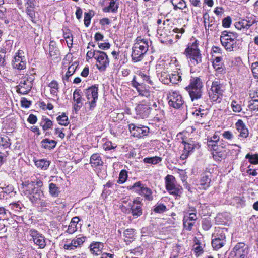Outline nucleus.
Returning <instances> with one entry per match:
<instances>
[{"label":"nucleus","mask_w":258,"mask_h":258,"mask_svg":"<svg viewBox=\"0 0 258 258\" xmlns=\"http://www.w3.org/2000/svg\"><path fill=\"white\" fill-rule=\"evenodd\" d=\"M84 241V237L77 238L76 239H73L70 243L65 244L64 248L67 250H74L83 244Z\"/></svg>","instance_id":"2eb2a0df"},{"label":"nucleus","mask_w":258,"mask_h":258,"mask_svg":"<svg viewBox=\"0 0 258 258\" xmlns=\"http://www.w3.org/2000/svg\"><path fill=\"white\" fill-rule=\"evenodd\" d=\"M221 42L225 48L229 51L233 50L234 45L236 44V41H226L225 38H220Z\"/></svg>","instance_id":"c85d7f7f"},{"label":"nucleus","mask_w":258,"mask_h":258,"mask_svg":"<svg viewBox=\"0 0 258 258\" xmlns=\"http://www.w3.org/2000/svg\"><path fill=\"white\" fill-rule=\"evenodd\" d=\"M182 143L184 146V148L185 150L188 151L190 152L192 151L194 149V146L192 144L187 143L185 141H183Z\"/></svg>","instance_id":"bf43d9fd"},{"label":"nucleus","mask_w":258,"mask_h":258,"mask_svg":"<svg viewBox=\"0 0 258 258\" xmlns=\"http://www.w3.org/2000/svg\"><path fill=\"white\" fill-rule=\"evenodd\" d=\"M166 210V207L163 205L160 204L155 207L154 211L157 213H163Z\"/></svg>","instance_id":"6e6d98bb"},{"label":"nucleus","mask_w":258,"mask_h":258,"mask_svg":"<svg viewBox=\"0 0 258 258\" xmlns=\"http://www.w3.org/2000/svg\"><path fill=\"white\" fill-rule=\"evenodd\" d=\"M127 178V173L124 170H122L120 174H119V181L120 183H123L125 182Z\"/></svg>","instance_id":"5fc2aeb1"},{"label":"nucleus","mask_w":258,"mask_h":258,"mask_svg":"<svg viewBox=\"0 0 258 258\" xmlns=\"http://www.w3.org/2000/svg\"><path fill=\"white\" fill-rule=\"evenodd\" d=\"M134 46L135 47V48H137L140 50L142 51L143 53H145L148 50L149 45H139L138 43H135L134 44Z\"/></svg>","instance_id":"603ef678"},{"label":"nucleus","mask_w":258,"mask_h":258,"mask_svg":"<svg viewBox=\"0 0 258 258\" xmlns=\"http://www.w3.org/2000/svg\"><path fill=\"white\" fill-rule=\"evenodd\" d=\"M49 87L50 88L51 93L54 95H56L58 91V83L55 81H52L49 84Z\"/></svg>","instance_id":"ea45409f"},{"label":"nucleus","mask_w":258,"mask_h":258,"mask_svg":"<svg viewBox=\"0 0 258 258\" xmlns=\"http://www.w3.org/2000/svg\"><path fill=\"white\" fill-rule=\"evenodd\" d=\"M139 194L143 195L148 200L151 201L153 199V196L152 195V192L151 190L147 187H142L141 190Z\"/></svg>","instance_id":"2f4dec72"},{"label":"nucleus","mask_w":258,"mask_h":258,"mask_svg":"<svg viewBox=\"0 0 258 258\" xmlns=\"http://www.w3.org/2000/svg\"><path fill=\"white\" fill-rule=\"evenodd\" d=\"M37 118L36 116L32 114H30L27 119V121L31 124H34L36 122Z\"/></svg>","instance_id":"e2e57ef3"},{"label":"nucleus","mask_w":258,"mask_h":258,"mask_svg":"<svg viewBox=\"0 0 258 258\" xmlns=\"http://www.w3.org/2000/svg\"><path fill=\"white\" fill-rule=\"evenodd\" d=\"M22 186L23 192L24 195L26 196L32 195L33 192L36 190L34 187L35 184L34 181H29L28 180L23 182Z\"/></svg>","instance_id":"4468645a"},{"label":"nucleus","mask_w":258,"mask_h":258,"mask_svg":"<svg viewBox=\"0 0 258 258\" xmlns=\"http://www.w3.org/2000/svg\"><path fill=\"white\" fill-rule=\"evenodd\" d=\"M251 70L253 76L255 77H258V62H255L252 64Z\"/></svg>","instance_id":"864d4df0"},{"label":"nucleus","mask_w":258,"mask_h":258,"mask_svg":"<svg viewBox=\"0 0 258 258\" xmlns=\"http://www.w3.org/2000/svg\"><path fill=\"white\" fill-rule=\"evenodd\" d=\"M33 239L34 242L39 246L41 248L45 247L46 244L44 237L41 235L36 234V235H33Z\"/></svg>","instance_id":"b1692460"},{"label":"nucleus","mask_w":258,"mask_h":258,"mask_svg":"<svg viewBox=\"0 0 258 258\" xmlns=\"http://www.w3.org/2000/svg\"><path fill=\"white\" fill-rule=\"evenodd\" d=\"M185 54L190 59L191 63L194 65L200 63L202 61L197 40L192 43L188 44L187 48L185 49Z\"/></svg>","instance_id":"7ed1b4c3"},{"label":"nucleus","mask_w":258,"mask_h":258,"mask_svg":"<svg viewBox=\"0 0 258 258\" xmlns=\"http://www.w3.org/2000/svg\"><path fill=\"white\" fill-rule=\"evenodd\" d=\"M175 178L172 175H168L165 178L166 189L174 196H180L181 194L180 189L175 184Z\"/></svg>","instance_id":"20e7f679"},{"label":"nucleus","mask_w":258,"mask_h":258,"mask_svg":"<svg viewBox=\"0 0 258 258\" xmlns=\"http://www.w3.org/2000/svg\"><path fill=\"white\" fill-rule=\"evenodd\" d=\"M98 87L93 86L85 90V93L88 102L90 104V108L95 106L96 101L98 99Z\"/></svg>","instance_id":"0eeeda50"},{"label":"nucleus","mask_w":258,"mask_h":258,"mask_svg":"<svg viewBox=\"0 0 258 258\" xmlns=\"http://www.w3.org/2000/svg\"><path fill=\"white\" fill-rule=\"evenodd\" d=\"M245 158L246 159H248L249 162L251 164H258V155H250L249 154H247L246 155Z\"/></svg>","instance_id":"37998d69"},{"label":"nucleus","mask_w":258,"mask_h":258,"mask_svg":"<svg viewBox=\"0 0 258 258\" xmlns=\"http://www.w3.org/2000/svg\"><path fill=\"white\" fill-rule=\"evenodd\" d=\"M49 55L52 59H59V51L55 46V43L51 41L49 44Z\"/></svg>","instance_id":"aec40b11"},{"label":"nucleus","mask_w":258,"mask_h":258,"mask_svg":"<svg viewBox=\"0 0 258 258\" xmlns=\"http://www.w3.org/2000/svg\"><path fill=\"white\" fill-rule=\"evenodd\" d=\"M137 112L142 116V117H146L149 114V107L144 104H139L136 107Z\"/></svg>","instance_id":"412c9836"},{"label":"nucleus","mask_w":258,"mask_h":258,"mask_svg":"<svg viewBox=\"0 0 258 258\" xmlns=\"http://www.w3.org/2000/svg\"><path fill=\"white\" fill-rule=\"evenodd\" d=\"M129 129L132 135L134 137L137 138H141L144 136L147 135L149 130L147 127L136 126L133 124L129 125Z\"/></svg>","instance_id":"9b49d317"},{"label":"nucleus","mask_w":258,"mask_h":258,"mask_svg":"<svg viewBox=\"0 0 258 258\" xmlns=\"http://www.w3.org/2000/svg\"><path fill=\"white\" fill-rule=\"evenodd\" d=\"M184 227L186 230L190 231L192 229L194 223L188 222V219H186V217L184 218Z\"/></svg>","instance_id":"3c124183"},{"label":"nucleus","mask_w":258,"mask_h":258,"mask_svg":"<svg viewBox=\"0 0 258 258\" xmlns=\"http://www.w3.org/2000/svg\"><path fill=\"white\" fill-rule=\"evenodd\" d=\"M49 192L51 196L56 197L58 196L59 190L56 184L51 183L49 185Z\"/></svg>","instance_id":"58836bf2"},{"label":"nucleus","mask_w":258,"mask_h":258,"mask_svg":"<svg viewBox=\"0 0 258 258\" xmlns=\"http://www.w3.org/2000/svg\"><path fill=\"white\" fill-rule=\"evenodd\" d=\"M223 137L228 140H231L233 138V134L229 131H225L223 134Z\"/></svg>","instance_id":"774afa93"},{"label":"nucleus","mask_w":258,"mask_h":258,"mask_svg":"<svg viewBox=\"0 0 258 258\" xmlns=\"http://www.w3.org/2000/svg\"><path fill=\"white\" fill-rule=\"evenodd\" d=\"M225 236H221V238H216L212 240V245L215 249H220L224 246L225 243Z\"/></svg>","instance_id":"393cba45"},{"label":"nucleus","mask_w":258,"mask_h":258,"mask_svg":"<svg viewBox=\"0 0 258 258\" xmlns=\"http://www.w3.org/2000/svg\"><path fill=\"white\" fill-rule=\"evenodd\" d=\"M231 23V19L230 17L225 18L222 21V25L223 27L227 28L230 26Z\"/></svg>","instance_id":"052dcab7"},{"label":"nucleus","mask_w":258,"mask_h":258,"mask_svg":"<svg viewBox=\"0 0 258 258\" xmlns=\"http://www.w3.org/2000/svg\"><path fill=\"white\" fill-rule=\"evenodd\" d=\"M26 12L27 14L31 18V20L33 22H36V15L34 12L33 8H27Z\"/></svg>","instance_id":"a18cd8bd"},{"label":"nucleus","mask_w":258,"mask_h":258,"mask_svg":"<svg viewBox=\"0 0 258 258\" xmlns=\"http://www.w3.org/2000/svg\"><path fill=\"white\" fill-rule=\"evenodd\" d=\"M64 37L66 39L68 47H71L73 44V38L72 35H70L69 33L66 32L64 33Z\"/></svg>","instance_id":"de8ad7c7"},{"label":"nucleus","mask_w":258,"mask_h":258,"mask_svg":"<svg viewBox=\"0 0 258 258\" xmlns=\"http://www.w3.org/2000/svg\"><path fill=\"white\" fill-rule=\"evenodd\" d=\"M171 3L175 10L177 9L183 10L186 8V5L184 0H172Z\"/></svg>","instance_id":"72a5a7b5"},{"label":"nucleus","mask_w":258,"mask_h":258,"mask_svg":"<svg viewBox=\"0 0 258 258\" xmlns=\"http://www.w3.org/2000/svg\"><path fill=\"white\" fill-rule=\"evenodd\" d=\"M40 125L44 131H46L51 128L53 123L48 118L43 117L41 120Z\"/></svg>","instance_id":"7c9ffc66"},{"label":"nucleus","mask_w":258,"mask_h":258,"mask_svg":"<svg viewBox=\"0 0 258 258\" xmlns=\"http://www.w3.org/2000/svg\"><path fill=\"white\" fill-rule=\"evenodd\" d=\"M144 54V53H143L142 51L140 50L139 49L135 48L134 46H133L132 57V59L135 62H138L141 60Z\"/></svg>","instance_id":"4be33fe9"},{"label":"nucleus","mask_w":258,"mask_h":258,"mask_svg":"<svg viewBox=\"0 0 258 258\" xmlns=\"http://www.w3.org/2000/svg\"><path fill=\"white\" fill-rule=\"evenodd\" d=\"M202 87V82L200 79L195 78L190 80V84L186 87V89L192 101L201 98L203 93Z\"/></svg>","instance_id":"f257e3e1"},{"label":"nucleus","mask_w":258,"mask_h":258,"mask_svg":"<svg viewBox=\"0 0 258 258\" xmlns=\"http://www.w3.org/2000/svg\"><path fill=\"white\" fill-rule=\"evenodd\" d=\"M97 51L96 50H89L87 52V57L89 58H92L93 57H94V58L95 59L96 53H97Z\"/></svg>","instance_id":"69168bd1"},{"label":"nucleus","mask_w":258,"mask_h":258,"mask_svg":"<svg viewBox=\"0 0 258 258\" xmlns=\"http://www.w3.org/2000/svg\"><path fill=\"white\" fill-rule=\"evenodd\" d=\"M203 19H204V26L206 29H208L209 28H211L213 27V18H210L209 14L207 13H205L203 15Z\"/></svg>","instance_id":"cd10ccee"},{"label":"nucleus","mask_w":258,"mask_h":258,"mask_svg":"<svg viewBox=\"0 0 258 258\" xmlns=\"http://www.w3.org/2000/svg\"><path fill=\"white\" fill-rule=\"evenodd\" d=\"M35 165L41 169L46 170L49 166V162L43 159L35 161Z\"/></svg>","instance_id":"f704fd0d"},{"label":"nucleus","mask_w":258,"mask_h":258,"mask_svg":"<svg viewBox=\"0 0 258 258\" xmlns=\"http://www.w3.org/2000/svg\"><path fill=\"white\" fill-rule=\"evenodd\" d=\"M124 235L126 239H132L134 236V230L133 229H127L124 232Z\"/></svg>","instance_id":"49530a36"},{"label":"nucleus","mask_w":258,"mask_h":258,"mask_svg":"<svg viewBox=\"0 0 258 258\" xmlns=\"http://www.w3.org/2000/svg\"><path fill=\"white\" fill-rule=\"evenodd\" d=\"M77 64L76 62H74L72 63L69 67L68 68V70L66 73L65 76L63 78L64 80L68 81L70 76L72 75L73 73L75 72L76 69L77 68Z\"/></svg>","instance_id":"e433bc0d"},{"label":"nucleus","mask_w":258,"mask_h":258,"mask_svg":"<svg viewBox=\"0 0 258 258\" xmlns=\"http://www.w3.org/2000/svg\"><path fill=\"white\" fill-rule=\"evenodd\" d=\"M231 107L233 111L235 112H239L241 110V106L235 101L232 102Z\"/></svg>","instance_id":"8fccbe9b"},{"label":"nucleus","mask_w":258,"mask_h":258,"mask_svg":"<svg viewBox=\"0 0 258 258\" xmlns=\"http://www.w3.org/2000/svg\"><path fill=\"white\" fill-rule=\"evenodd\" d=\"M137 201L129 202V207H131V212L134 216H140L142 214V210L140 205L135 206V203H138Z\"/></svg>","instance_id":"f3484780"},{"label":"nucleus","mask_w":258,"mask_h":258,"mask_svg":"<svg viewBox=\"0 0 258 258\" xmlns=\"http://www.w3.org/2000/svg\"><path fill=\"white\" fill-rule=\"evenodd\" d=\"M224 87L220 81L217 79L213 82L210 90L209 91V96L213 102L220 103L222 100Z\"/></svg>","instance_id":"f03ea898"},{"label":"nucleus","mask_w":258,"mask_h":258,"mask_svg":"<svg viewBox=\"0 0 258 258\" xmlns=\"http://www.w3.org/2000/svg\"><path fill=\"white\" fill-rule=\"evenodd\" d=\"M181 75L179 71H174L170 74L164 73L162 76V77L164 78L162 79V81L165 84H168L169 82L173 84H177L181 80Z\"/></svg>","instance_id":"1a4fd4ad"},{"label":"nucleus","mask_w":258,"mask_h":258,"mask_svg":"<svg viewBox=\"0 0 258 258\" xmlns=\"http://www.w3.org/2000/svg\"><path fill=\"white\" fill-rule=\"evenodd\" d=\"M237 35L232 32H228L226 31L222 33L220 38H225L226 41H235Z\"/></svg>","instance_id":"473e14b6"},{"label":"nucleus","mask_w":258,"mask_h":258,"mask_svg":"<svg viewBox=\"0 0 258 258\" xmlns=\"http://www.w3.org/2000/svg\"><path fill=\"white\" fill-rule=\"evenodd\" d=\"M185 31V30L183 28L181 29H178V28H175L169 31V33H170V35H168L169 36V39L168 40V42L170 44H172L174 41H175V39H174V37H175V35L177 33H180L183 34Z\"/></svg>","instance_id":"a878e982"},{"label":"nucleus","mask_w":258,"mask_h":258,"mask_svg":"<svg viewBox=\"0 0 258 258\" xmlns=\"http://www.w3.org/2000/svg\"><path fill=\"white\" fill-rule=\"evenodd\" d=\"M90 251L93 254H99L103 247V244L101 242H95L92 243L90 246Z\"/></svg>","instance_id":"5701e85b"},{"label":"nucleus","mask_w":258,"mask_h":258,"mask_svg":"<svg viewBox=\"0 0 258 258\" xmlns=\"http://www.w3.org/2000/svg\"><path fill=\"white\" fill-rule=\"evenodd\" d=\"M236 256L239 258H245L248 253V247L244 243H237L233 249Z\"/></svg>","instance_id":"9d476101"},{"label":"nucleus","mask_w":258,"mask_h":258,"mask_svg":"<svg viewBox=\"0 0 258 258\" xmlns=\"http://www.w3.org/2000/svg\"><path fill=\"white\" fill-rule=\"evenodd\" d=\"M213 66L217 74H223L225 73V69L223 68V64L221 62V58L216 57L213 62Z\"/></svg>","instance_id":"dca6fc26"},{"label":"nucleus","mask_w":258,"mask_h":258,"mask_svg":"<svg viewBox=\"0 0 258 258\" xmlns=\"http://www.w3.org/2000/svg\"><path fill=\"white\" fill-rule=\"evenodd\" d=\"M90 164L93 167H97L102 165L103 162L98 154H94L91 156Z\"/></svg>","instance_id":"bb28decb"},{"label":"nucleus","mask_w":258,"mask_h":258,"mask_svg":"<svg viewBox=\"0 0 258 258\" xmlns=\"http://www.w3.org/2000/svg\"><path fill=\"white\" fill-rule=\"evenodd\" d=\"M77 230V225L70 222L67 232L69 234L74 233Z\"/></svg>","instance_id":"13d9d810"},{"label":"nucleus","mask_w":258,"mask_h":258,"mask_svg":"<svg viewBox=\"0 0 258 258\" xmlns=\"http://www.w3.org/2000/svg\"><path fill=\"white\" fill-rule=\"evenodd\" d=\"M144 186L140 182H136L133 186H132V188L133 189H135V191L138 193L140 192L141 190L142 187H144Z\"/></svg>","instance_id":"680f3d73"},{"label":"nucleus","mask_w":258,"mask_h":258,"mask_svg":"<svg viewBox=\"0 0 258 258\" xmlns=\"http://www.w3.org/2000/svg\"><path fill=\"white\" fill-rule=\"evenodd\" d=\"M118 8V6L115 4L114 0H111L109 6L104 8L105 12H115Z\"/></svg>","instance_id":"a19ab883"},{"label":"nucleus","mask_w":258,"mask_h":258,"mask_svg":"<svg viewBox=\"0 0 258 258\" xmlns=\"http://www.w3.org/2000/svg\"><path fill=\"white\" fill-rule=\"evenodd\" d=\"M211 179L208 177V176L206 175L203 176L200 180V186L201 188L206 189L210 186V183Z\"/></svg>","instance_id":"c9c22d12"},{"label":"nucleus","mask_w":258,"mask_h":258,"mask_svg":"<svg viewBox=\"0 0 258 258\" xmlns=\"http://www.w3.org/2000/svg\"><path fill=\"white\" fill-rule=\"evenodd\" d=\"M168 98L169 105L174 108H179L183 105L184 101L181 96L176 91L170 93Z\"/></svg>","instance_id":"6e6552de"},{"label":"nucleus","mask_w":258,"mask_h":258,"mask_svg":"<svg viewBox=\"0 0 258 258\" xmlns=\"http://www.w3.org/2000/svg\"><path fill=\"white\" fill-rule=\"evenodd\" d=\"M144 88L142 85H140L136 88L137 90L140 95L147 96L149 95V93L147 91L144 90Z\"/></svg>","instance_id":"4d7b16f0"},{"label":"nucleus","mask_w":258,"mask_h":258,"mask_svg":"<svg viewBox=\"0 0 258 258\" xmlns=\"http://www.w3.org/2000/svg\"><path fill=\"white\" fill-rule=\"evenodd\" d=\"M12 65L13 68L19 70L26 68V61L24 52L22 50H19L14 56Z\"/></svg>","instance_id":"39448f33"},{"label":"nucleus","mask_w":258,"mask_h":258,"mask_svg":"<svg viewBox=\"0 0 258 258\" xmlns=\"http://www.w3.org/2000/svg\"><path fill=\"white\" fill-rule=\"evenodd\" d=\"M32 87V79L27 78L20 82L17 89V92L23 94H26L29 92Z\"/></svg>","instance_id":"ddd939ff"},{"label":"nucleus","mask_w":258,"mask_h":258,"mask_svg":"<svg viewBox=\"0 0 258 258\" xmlns=\"http://www.w3.org/2000/svg\"><path fill=\"white\" fill-rule=\"evenodd\" d=\"M42 146L47 149H51L54 148L56 144V142L54 140H49L48 139H45L43 140L41 142Z\"/></svg>","instance_id":"c756f323"},{"label":"nucleus","mask_w":258,"mask_h":258,"mask_svg":"<svg viewBox=\"0 0 258 258\" xmlns=\"http://www.w3.org/2000/svg\"><path fill=\"white\" fill-rule=\"evenodd\" d=\"M196 245H197V246L194 248V250L197 255L199 256L203 252V250L201 246L198 245L197 243H196Z\"/></svg>","instance_id":"338daca9"},{"label":"nucleus","mask_w":258,"mask_h":258,"mask_svg":"<svg viewBox=\"0 0 258 258\" xmlns=\"http://www.w3.org/2000/svg\"><path fill=\"white\" fill-rule=\"evenodd\" d=\"M213 151V157L214 159L217 160H221L224 159L226 156V151L224 147L221 145H216L214 146Z\"/></svg>","instance_id":"f8f14e48"},{"label":"nucleus","mask_w":258,"mask_h":258,"mask_svg":"<svg viewBox=\"0 0 258 258\" xmlns=\"http://www.w3.org/2000/svg\"><path fill=\"white\" fill-rule=\"evenodd\" d=\"M236 126L237 130L239 132V136L243 138H246L248 135V131L247 128L243 122L239 120L236 123Z\"/></svg>","instance_id":"a211bd4d"},{"label":"nucleus","mask_w":258,"mask_h":258,"mask_svg":"<svg viewBox=\"0 0 258 258\" xmlns=\"http://www.w3.org/2000/svg\"><path fill=\"white\" fill-rule=\"evenodd\" d=\"M248 108L251 110L258 111V100L253 99L250 101Z\"/></svg>","instance_id":"c03bdc74"},{"label":"nucleus","mask_w":258,"mask_h":258,"mask_svg":"<svg viewBox=\"0 0 258 258\" xmlns=\"http://www.w3.org/2000/svg\"><path fill=\"white\" fill-rule=\"evenodd\" d=\"M161 161V158L157 156L151 157V158H146L144 159V162L148 163H151L153 164H156Z\"/></svg>","instance_id":"79ce46f5"},{"label":"nucleus","mask_w":258,"mask_h":258,"mask_svg":"<svg viewBox=\"0 0 258 258\" xmlns=\"http://www.w3.org/2000/svg\"><path fill=\"white\" fill-rule=\"evenodd\" d=\"M207 144L208 147L210 148L211 150H212L214 149V146H216V145H218V143H217V142H215V141H212L209 138L208 139Z\"/></svg>","instance_id":"0e129e2a"},{"label":"nucleus","mask_w":258,"mask_h":258,"mask_svg":"<svg viewBox=\"0 0 258 258\" xmlns=\"http://www.w3.org/2000/svg\"><path fill=\"white\" fill-rule=\"evenodd\" d=\"M57 121L60 125L64 126L67 125L69 123L68 117L64 113L58 116L57 117Z\"/></svg>","instance_id":"4c0bfd02"},{"label":"nucleus","mask_w":258,"mask_h":258,"mask_svg":"<svg viewBox=\"0 0 258 258\" xmlns=\"http://www.w3.org/2000/svg\"><path fill=\"white\" fill-rule=\"evenodd\" d=\"M9 140L8 137H7V136L1 137V140H0V145L3 146L4 148H7L10 145Z\"/></svg>","instance_id":"09e8293b"},{"label":"nucleus","mask_w":258,"mask_h":258,"mask_svg":"<svg viewBox=\"0 0 258 258\" xmlns=\"http://www.w3.org/2000/svg\"><path fill=\"white\" fill-rule=\"evenodd\" d=\"M29 196V199L32 203L39 204L42 198L43 197V194L41 190L36 189L33 192L32 195H30Z\"/></svg>","instance_id":"6ab92c4d"},{"label":"nucleus","mask_w":258,"mask_h":258,"mask_svg":"<svg viewBox=\"0 0 258 258\" xmlns=\"http://www.w3.org/2000/svg\"><path fill=\"white\" fill-rule=\"evenodd\" d=\"M95 59L97 61L96 66L97 68L101 71H104L109 65V60L106 54L101 51H97Z\"/></svg>","instance_id":"423d86ee"}]
</instances>
